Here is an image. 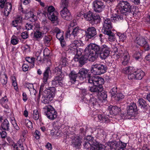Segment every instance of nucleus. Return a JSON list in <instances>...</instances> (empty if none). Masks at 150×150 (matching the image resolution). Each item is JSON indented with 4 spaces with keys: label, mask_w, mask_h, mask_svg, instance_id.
Segmentation results:
<instances>
[{
    "label": "nucleus",
    "mask_w": 150,
    "mask_h": 150,
    "mask_svg": "<svg viewBox=\"0 0 150 150\" xmlns=\"http://www.w3.org/2000/svg\"><path fill=\"white\" fill-rule=\"evenodd\" d=\"M43 109L45 115L49 119L54 120L57 118V112L51 105H46Z\"/></svg>",
    "instance_id": "6"
},
{
    "label": "nucleus",
    "mask_w": 150,
    "mask_h": 150,
    "mask_svg": "<svg viewBox=\"0 0 150 150\" xmlns=\"http://www.w3.org/2000/svg\"><path fill=\"white\" fill-rule=\"evenodd\" d=\"M117 35L119 37L120 42H124L126 41L127 36L125 33H121L117 32Z\"/></svg>",
    "instance_id": "29"
},
{
    "label": "nucleus",
    "mask_w": 150,
    "mask_h": 150,
    "mask_svg": "<svg viewBox=\"0 0 150 150\" xmlns=\"http://www.w3.org/2000/svg\"><path fill=\"white\" fill-rule=\"evenodd\" d=\"M45 85L42 83L40 86L39 93H42L43 95L42 102L45 104H48L53 100L55 89L54 87H50L46 88L44 87Z\"/></svg>",
    "instance_id": "4"
},
{
    "label": "nucleus",
    "mask_w": 150,
    "mask_h": 150,
    "mask_svg": "<svg viewBox=\"0 0 150 150\" xmlns=\"http://www.w3.org/2000/svg\"><path fill=\"white\" fill-rule=\"evenodd\" d=\"M51 16H49V14H48V17L49 18L52 22L55 21H57L58 15V13L57 12H54V13H52L51 14Z\"/></svg>",
    "instance_id": "27"
},
{
    "label": "nucleus",
    "mask_w": 150,
    "mask_h": 150,
    "mask_svg": "<svg viewBox=\"0 0 150 150\" xmlns=\"http://www.w3.org/2000/svg\"><path fill=\"white\" fill-rule=\"evenodd\" d=\"M93 139L91 136H88L84 139V141L92 144L93 146H92L91 150H103V146Z\"/></svg>",
    "instance_id": "9"
},
{
    "label": "nucleus",
    "mask_w": 150,
    "mask_h": 150,
    "mask_svg": "<svg viewBox=\"0 0 150 150\" xmlns=\"http://www.w3.org/2000/svg\"><path fill=\"white\" fill-rule=\"evenodd\" d=\"M60 64L63 66H65L67 64L66 59L65 58L61 59Z\"/></svg>",
    "instance_id": "55"
},
{
    "label": "nucleus",
    "mask_w": 150,
    "mask_h": 150,
    "mask_svg": "<svg viewBox=\"0 0 150 150\" xmlns=\"http://www.w3.org/2000/svg\"><path fill=\"white\" fill-rule=\"evenodd\" d=\"M116 97L118 100H120L123 98L124 97V95L122 93H119L116 95Z\"/></svg>",
    "instance_id": "60"
},
{
    "label": "nucleus",
    "mask_w": 150,
    "mask_h": 150,
    "mask_svg": "<svg viewBox=\"0 0 150 150\" xmlns=\"http://www.w3.org/2000/svg\"><path fill=\"white\" fill-rule=\"evenodd\" d=\"M112 28L111 20L109 18L106 19L104 21L102 31L103 33L105 32L111 31L110 30Z\"/></svg>",
    "instance_id": "17"
},
{
    "label": "nucleus",
    "mask_w": 150,
    "mask_h": 150,
    "mask_svg": "<svg viewBox=\"0 0 150 150\" xmlns=\"http://www.w3.org/2000/svg\"><path fill=\"white\" fill-rule=\"evenodd\" d=\"M106 70V67L105 65L96 64L92 65L91 71L94 75H100L105 73Z\"/></svg>",
    "instance_id": "8"
},
{
    "label": "nucleus",
    "mask_w": 150,
    "mask_h": 150,
    "mask_svg": "<svg viewBox=\"0 0 150 150\" xmlns=\"http://www.w3.org/2000/svg\"><path fill=\"white\" fill-rule=\"evenodd\" d=\"M81 31L82 30L79 27H76L73 29L72 34L75 37L79 35V34L81 33Z\"/></svg>",
    "instance_id": "37"
},
{
    "label": "nucleus",
    "mask_w": 150,
    "mask_h": 150,
    "mask_svg": "<svg viewBox=\"0 0 150 150\" xmlns=\"http://www.w3.org/2000/svg\"><path fill=\"white\" fill-rule=\"evenodd\" d=\"M30 88L28 87L30 91V94L31 95H35L36 91L33 88V86L32 84H29Z\"/></svg>",
    "instance_id": "42"
},
{
    "label": "nucleus",
    "mask_w": 150,
    "mask_h": 150,
    "mask_svg": "<svg viewBox=\"0 0 150 150\" xmlns=\"http://www.w3.org/2000/svg\"><path fill=\"white\" fill-rule=\"evenodd\" d=\"M22 21V18L19 17L15 20L13 21L12 23V25L15 27H17L18 30H19L21 28V25Z\"/></svg>",
    "instance_id": "21"
},
{
    "label": "nucleus",
    "mask_w": 150,
    "mask_h": 150,
    "mask_svg": "<svg viewBox=\"0 0 150 150\" xmlns=\"http://www.w3.org/2000/svg\"><path fill=\"white\" fill-rule=\"evenodd\" d=\"M88 72V70L84 68H81L80 69L78 73V76L80 80L83 81L86 78V75Z\"/></svg>",
    "instance_id": "20"
},
{
    "label": "nucleus",
    "mask_w": 150,
    "mask_h": 150,
    "mask_svg": "<svg viewBox=\"0 0 150 150\" xmlns=\"http://www.w3.org/2000/svg\"><path fill=\"white\" fill-rule=\"evenodd\" d=\"M88 82L93 83V85L90 87L89 90L92 92L98 93L102 91L103 88L102 85L104 83V79L97 76L89 77Z\"/></svg>",
    "instance_id": "3"
},
{
    "label": "nucleus",
    "mask_w": 150,
    "mask_h": 150,
    "mask_svg": "<svg viewBox=\"0 0 150 150\" xmlns=\"http://www.w3.org/2000/svg\"><path fill=\"white\" fill-rule=\"evenodd\" d=\"M64 75H57L52 81V84L53 86L57 87L59 86H62L63 84V79Z\"/></svg>",
    "instance_id": "15"
},
{
    "label": "nucleus",
    "mask_w": 150,
    "mask_h": 150,
    "mask_svg": "<svg viewBox=\"0 0 150 150\" xmlns=\"http://www.w3.org/2000/svg\"><path fill=\"white\" fill-rule=\"evenodd\" d=\"M92 4L94 10L97 12H101L105 6L104 3L100 0L94 1L93 2Z\"/></svg>",
    "instance_id": "11"
},
{
    "label": "nucleus",
    "mask_w": 150,
    "mask_h": 150,
    "mask_svg": "<svg viewBox=\"0 0 150 150\" xmlns=\"http://www.w3.org/2000/svg\"><path fill=\"white\" fill-rule=\"evenodd\" d=\"M72 143L73 146L75 147L80 146L81 144V139L79 137H75L72 140Z\"/></svg>",
    "instance_id": "25"
},
{
    "label": "nucleus",
    "mask_w": 150,
    "mask_h": 150,
    "mask_svg": "<svg viewBox=\"0 0 150 150\" xmlns=\"http://www.w3.org/2000/svg\"><path fill=\"white\" fill-rule=\"evenodd\" d=\"M137 107L135 103H132L127 107V114L128 116H132L136 111Z\"/></svg>",
    "instance_id": "18"
},
{
    "label": "nucleus",
    "mask_w": 150,
    "mask_h": 150,
    "mask_svg": "<svg viewBox=\"0 0 150 150\" xmlns=\"http://www.w3.org/2000/svg\"><path fill=\"white\" fill-rule=\"evenodd\" d=\"M1 127L3 129L8 130L9 127V123L8 121L6 119L4 120L1 125Z\"/></svg>",
    "instance_id": "30"
},
{
    "label": "nucleus",
    "mask_w": 150,
    "mask_h": 150,
    "mask_svg": "<svg viewBox=\"0 0 150 150\" xmlns=\"http://www.w3.org/2000/svg\"><path fill=\"white\" fill-rule=\"evenodd\" d=\"M83 43L81 40H75L70 44L69 46L68 49V51L69 52H71L73 54L75 55L74 60L75 61H79V63L81 65H83L85 63L83 64H81L80 62V60L81 57H84L85 55V51H84V55L79 59V57L81 55L83 52V50L80 48L77 49V48L80 46H83ZM86 62H85V63Z\"/></svg>",
    "instance_id": "2"
},
{
    "label": "nucleus",
    "mask_w": 150,
    "mask_h": 150,
    "mask_svg": "<svg viewBox=\"0 0 150 150\" xmlns=\"http://www.w3.org/2000/svg\"><path fill=\"white\" fill-rule=\"evenodd\" d=\"M50 69L49 67L47 68L44 73L43 81L44 83L46 84L47 81L49 76V74L50 72Z\"/></svg>",
    "instance_id": "26"
},
{
    "label": "nucleus",
    "mask_w": 150,
    "mask_h": 150,
    "mask_svg": "<svg viewBox=\"0 0 150 150\" xmlns=\"http://www.w3.org/2000/svg\"><path fill=\"white\" fill-rule=\"evenodd\" d=\"M60 14L62 18L65 20H69L72 19L71 14L67 8L62 9L60 11Z\"/></svg>",
    "instance_id": "16"
},
{
    "label": "nucleus",
    "mask_w": 150,
    "mask_h": 150,
    "mask_svg": "<svg viewBox=\"0 0 150 150\" xmlns=\"http://www.w3.org/2000/svg\"><path fill=\"white\" fill-rule=\"evenodd\" d=\"M123 61L122 62V64L124 65H127L129 62V57L128 54L127 53H125L124 54L123 57Z\"/></svg>",
    "instance_id": "34"
},
{
    "label": "nucleus",
    "mask_w": 150,
    "mask_h": 150,
    "mask_svg": "<svg viewBox=\"0 0 150 150\" xmlns=\"http://www.w3.org/2000/svg\"><path fill=\"white\" fill-rule=\"evenodd\" d=\"M81 14L83 15L85 19L94 24L96 23H98L100 21V17L98 14H93L91 11H89L86 13L85 11L82 12Z\"/></svg>",
    "instance_id": "5"
},
{
    "label": "nucleus",
    "mask_w": 150,
    "mask_h": 150,
    "mask_svg": "<svg viewBox=\"0 0 150 150\" xmlns=\"http://www.w3.org/2000/svg\"><path fill=\"white\" fill-rule=\"evenodd\" d=\"M33 118L35 120H38L39 118V115L37 110H34L33 115Z\"/></svg>",
    "instance_id": "47"
},
{
    "label": "nucleus",
    "mask_w": 150,
    "mask_h": 150,
    "mask_svg": "<svg viewBox=\"0 0 150 150\" xmlns=\"http://www.w3.org/2000/svg\"><path fill=\"white\" fill-rule=\"evenodd\" d=\"M25 125L28 128L31 129L33 127L32 122L28 119H25L24 122Z\"/></svg>",
    "instance_id": "45"
},
{
    "label": "nucleus",
    "mask_w": 150,
    "mask_h": 150,
    "mask_svg": "<svg viewBox=\"0 0 150 150\" xmlns=\"http://www.w3.org/2000/svg\"><path fill=\"white\" fill-rule=\"evenodd\" d=\"M25 28L28 30H30L32 29L33 26L30 24L27 23L25 25Z\"/></svg>",
    "instance_id": "64"
},
{
    "label": "nucleus",
    "mask_w": 150,
    "mask_h": 150,
    "mask_svg": "<svg viewBox=\"0 0 150 150\" xmlns=\"http://www.w3.org/2000/svg\"><path fill=\"white\" fill-rule=\"evenodd\" d=\"M97 96L96 97H93V96L92 95L91 96L90 101L93 105L96 104V103L97 102Z\"/></svg>",
    "instance_id": "54"
},
{
    "label": "nucleus",
    "mask_w": 150,
    "mask_h": 150,
    "mask_svg": "<svg viewBox=\"0 0 150 150\" xmlns=\"http://www.w3.org/2000/svg\"><path fill=\"white\" fill-rule=\"evenodd\" d=\"M44 34L42 30L37 29L34 34V37L36 39H40L42 38Z\"/></svg>",
    "instance_id": "24"
},
{
    "label": "nucleus",
    "mask_w": 150,
    "mask_h": 150,
    "mask_svg": "<svg viewBox=\"0 0 150 150\" xmlns=\"http://www.w3.org/2000/svg\"><path fill=\"white\" fill-rule=\"evenodd\" d=\"M96 34V29L93 27L89 28L86 32V37L89 38H91Z\"/></svg>",
    "instance_id": "19"
},
{
    "label": "nucleus",
    "mask_w": 150,
    "mask_h": 150,
    "mask_svg": "<svg viewBox=\"0 0 150 150\" xmlns=\"http://www.w3.org/2000/svg\"><path fill=\"white\" fill-rule=\"evenodd\" d=\"M12 123L14 128L16 130H18L19 129V128L17 124H16L15 120H12Z\"/></svg>",
    "instance_id": "59"
},
{
    "label": "nucleus",
    "mask_w": 150,
    "mask_h": 150,
    "mask_svg": "<svg viewBox=\"0 0 150 150\" xmlns=\"http://www.w3.org/2000/svg\"><path fill=\"white\" fill-rule=\"evenodd\" d=\"M83 146L86 149H88L89 148L91 149L92 146H93L92 144L85 141H84V143L83 144Z\"/></svg>",
    "instance_id": "50"
},
{
    "label": "nucleus",
    "mask_w": 150,
    "mask_h": 150,
    "mask_svg": "<svg viewBox=\"0 0 150 150\" xmlns=\"http://www.w3.org/2000/svg\"><path fill=\"white\" fill-rule=\"evenodd\" d=\"M105 32L104 33L108 36V39L110 41L115 42L116 41L115 34L111 31Z\"/></svg>",
    "instance_id": "23"
},
{
    "label": "nucleus",
    "mask_w": 150,
    "mask_h": 150,
    "mask_svg": "<svg viewBox=\"0 0 150 150\" xmlns=\"http://www.w3.org/2000/svg\"><path fill=\"white\" fill-rule=\"evenodd\" d=\"M71 81L72 83H74L76 81V79L77 77L76 73L75 71H73L71 72V73L69 74Z\"/></svg>",
    "instance_id": "33"
},
{
    "label": "nucleus",
    "mask_w": 150,
    "mask_h": 150,
    "mask_svg": "<svg viewBox=\"0 0 150 150\" xmlns=\"http://www.w3.org/2000/svg\"><path fill=\"white\" fill-rule=\"evenodd\" d=\"M145 75L144 72L142 70L138 69L136 70L134 69L132 74L129 75V79L132 80L133 79L141 80Z\"/></svg>",
    "instance_id": "10"
},
{
    "label": "nucleus",
    "mask_w": 150,
    "mask_h": 150,
    "mask_svg": "<svg viewBox=\"0 0 150 150\" xmlns=\"http://www.w3.org/2000/svg\"><path fill=\"white\" fill-rule=\"evenodd\" d=\"M21 37L24 39H26L28 38V34L26 31H25L21 33Z\"/></svg>",
    "instance_id": "63"
},
{
    "label": "nucleus",
    "mask_w": 150,
    "mask_h": 150,
    "mask_svg": "<svg viewBox=\"0 0 150 150\" xmlns=\"http://www.w3.org/2000/svg\"><path fill=\"white\" fill-rule=\"evenodd\" d=\"M120 109L117 106H113L111 108L110 111V113L114 115H116L118 114L120 111Z\"/></svg>",
    "instance_id": "38"
},
{
    "label": "nucleus",
    "mask_w": 150,
    "mask_h": 150,
    "mask_svg": "<svg viewBox=\"0 0 150 150\" xmlns=\"http://www.w3.org/2000/svg\"><path fill=\"white\" fill-rule=\"evenodd\" d=\"M40 132L37 130H36L34 133V135L35 137L37 139H38L40 137Z\"/></svg>",
    "instance_id": "62"
},
{
    "label": "nucleus",
    "mask_w": 150,
    "mask_h": 150,
    "mask_svg": "<svg viewBox=\"0 0 150 150\" xmlns=\"http://www.w3.org/2000/svg\"><path fill=\"white\" fill-rule=\"evenodd\" d=\"M13 146V147L15 150H24V148L22 143H19L18 142L16 144H14Z\"/></svg>",
    "instance_id": "35"
},
{
    "label": "nucleus",
    "mask_w": 150,
    "mask_h": 150,
    "mask_svg": "<svg viewBox=\"0 0 150 150\" xmlns=\"http://www.w3.org/2000/svg\"><path fill=\"white\" fill-rule=\"evenodd\" d=\"M51 40V37L49 36H45L43 40L45 44L49 43Z\"/></svg>",
    "instance_id": "53"
},
{
    "label": "nucleus",
    "mask_w": 150,
    "mask_h": 150,
    "mask_svg": "<svg viewBox=\"0 0 150 150\" xmlns=\"http://www.w3.org/2000/svg\"><path fill=\"white\" fill-rule=\"evenodd\" d=\"M110 146L112 148H114L115 150H124V148L126 146V144L119 142L118 143L115 141L110 143Z\"/></svg>",
    "instance_id": "14"
},
{
    "label": "nucleus",
    "mask_w": 150,
    "mask_h": 150,
    "mask_svg": "<svg viewBox=\"0 0 150 150\" xmlns=\"http://www.w3.org/2000/svg\"><path fill=\"white\" fill-rule=\"evenodd\" d=\"M22 49L26 53L29 52L30 51V46L27 45H25L22 46Z\"/></svg>",
    "instance_id": "48"
},
{
    "label": "nucleus",
    "mask_w": 150,
    "mask_h": 150,
    "mask_svg": "<svg viewBox=\"0 0 150 150\" xmlns=\"http://www.w3.org/2000/svg\"><path fill=\"white\" fill-rule=\"evenodd\" d=\"M25 14L30 15V16H28L29 18H31V20L32 22H34L37 20V17L35 16L34 14L32 12H29V11H27V13Z\"/></svg>",
    "instance_id": "39"
},
{
    "label": "nucleus",
    "mask_w": 150,
    "mask_h": 150,
    "mask_svg": "<svg viewBox=\"0 0 150 150\" xmlns=\"http://www.w3.org/2000/svg\"><path fill=\"white\" fill-rule=\"evenodd\" d=\"M100 52V56L102 59H105L110 54L109 48L106 45H103L100 48L95 44L90 43L85 48V55L80 58V62L83 64L87 60L91 62L94 61Z\"/></svg>",
    "instance_id": "1"
},
{
    "label": "nucleus",
    "mask_w": 150,
    "mask_h": 150,
    "mask_svg": "<svg viewBox=\"0 0 150 150\" xmlns=\"http://www.w3.org/2000/svg\"><path fill=\"white\" fill-rule=\"evenodd\" d=\"M7 0H1L0 1V7L2 8L4 7V15L6 16H8L11 11L12 5L9 3L5 2Z\"/></svg>",
    "instance_id": "12"
},
{
    "label": "nucleus",
    "mask_w": 150,
    "mask_h": 150,
    "mask_svg": "<svg viewBox=\"0 0 150 150\" xmlns=\"http://www.w3.org/2000/svg\"><path fill=\"white\" fill-rule=\"evenodd\" d=\"M134 67H126L124 68L123 69V71L124 73L126 74L128 73V77L129 79V75L131 74H132L133 71L134 69Z\"/></svg>",
    "instance_id": "28"
},
{
    "label": "nucleus",
    "mask_w": 150,
    "mask_h": 150,
    "mask_svg": "<svg viewBox=\"0 0 150 150\" xmlns=\"http://www.w3.org/2000/svg\"><path fill=\"white\" fill-rule=\"evenodd\" d=\"M50 51L48 48H45L43 52L44 55L46 56H48L50 54Z\"/></svg>",
    "instance_id": "61"
},
{
    "label": "nucleus",
    "mask_w": 150,
    "mask_h": 150,
    "mask_svg": "<svg viewBox=\"0 0 150 150\" xmlns=\"http://www.w3.org/2000/svg\"><path fill=\"white\" fill-rule=\"evenodd\" d=\"M117 7L122 13H125L133 11L134 6L127 1H121L118 4Z\"/></svg>",
    "instance_id": "7"
},
{
    "label": "nucleus",
    "mask_w": 150,
    "mask_h": 150,
    "mask_svg": "<svg viewBox=\"0 0 150 150\" xmlns=\"http://www.w3.org/2000/svg\"><path fill=\"white\" fill-rule=\"evenodd\" d=\"M8 101L7 97L6 96L1 98L0 100V103L4 108H7V104Z\"/></svg>",
    "instance_id": "32"
},
{
    "label": "nucleus",
    "mask_w": 150,
    "mask_h": 150,
    "mask_svg": "<svg viewBox=\"0 0 150 150\" xmlns=\"http://www.w3.org/2000/svg\"><path fill=\"white\" fill-rule=\"evenodd\" d=\"M34 58L33 57H27L26 58V60L31 64V67H33L34 66Z\"/></svg>",
    "instance_id": "41"
},
{
    "label": "nucleus",
    "mask_w": 150,
    "mask_h": 150,
    "mask_svg": "<svg viewBox=\"0 0 150 150\" xmlns=\"http://www.w3.org/2000/svg\"><path fill=\"white\" fill-rule=\"evenodd\" d=\"M135 41L139 45L143 47L145 50L148 51L150 49L149 46L144 38L142 37H137Z\"/></svg>",
    "instance_id": "13"
},
{
    "label": "nucleus",
    "mask_w": 150,
    "mask_h": 150,
    "mask_svg": "<svg viewBox=\"0 0 150 150\" xmlns=\"http://www.w3.org/2000/svg\"><path fill=\"white\" fill-rule=\"evenodd\" d=\"M11 80L12 82V85L14 87V89H15V90H17L18 88L17 86V84L16 82V79L15 76H11Z\"/></svg>",
    "instance_id": "40"
},
{
    "label": "nucleus",
    "mask_w": 150,
    "mask_h": 150,
    "mask_svg": "<svg viewBox=\"0 0 150 150\" xmlns=\"http://www.w3.org/2000/svg\"><path fill=\"white\" fill-rule=\"evenodd\" d=\"M68 3V0H61L60 7L62 9L67 8Z\"/></svg>",
    "instance_id": "36"
},
{
    "label": "nucleus",
    "mask_w": 150,
    "mask_h": 150,
    "mask_svg": "<svg viewBox=\"0 0 150 150\" xmlns=\"http://www.w3.org/2000/svg\"><path fill=\"white\" fill-rule=\"evenodd\" d=\"M48 14H49V16H51V14L52 13H54V12H57L55 11L54 7L52 6H49L47 8Z\"/></svg>",
    "instance_id": "46"
},
{
    "label": "nucleus",
    "mask_w": 150,
    "mask_h": 150,
    "mask_svg": "<svg viewBox=\"0 0 150 150\" xmlns=\"http://www.w3.org/2000/svg\"><path fill=\"white\" fill-rule=\"evenodd\" d=\"M107 98V94L104 92H102L101 93L100 97H99V99L100 100H105Z\"/></svg>",
    "instance_id": "56"
},
{
    "label": "nucleus",
    "mask_w": 150,
    "mask_h": 150,
    "mask_svg": "<svg viewBox=\"0 0 150 150\" xmlns=\"http://www.w3.org/2000/svg\"><path fill=\"white\" fill-rule=\"evenodd\" d=\"M50 134L52 136H58L59 135V133H58L57 130H52L51 131Z\"/></svg>",
    "instance_id": "58"
},
{
    "label": "nucleus",
    "mask_w": 150,
    "mask_h": 150,
    "mask_svg": "<svg viewBox=\"0 0 150 150\" xmlns=\"http://www.w3.org/2000/svg\"><path fill=\"white\" fill-rule=\"evenodd\" d=\"M26 138V135H23L21 136L20 139L19 140L18 142L19 143H22L24 142Z\"/></svg>",
    "instance_id": "57"
},
{
    "label": "nucleus",
    "mask_w": 150,
    "mask_h": 150,
    "mask_svg": "<svg viewBox=\"0 0 150 150\" xmlns=\"http://www.w3.org/2000/svg\"><path fill=\"white\" fill-rule=\"evenodd\" d=\"M1 82L3 85H5L7 83V78L5 75H3L0 80Z\"/></svg>",
    "instance_id": "49"
},
{
    "label": "nucleus",
    "mask_w": 150,
    "mask_h": 150,
    "mask_svg": "<svg viewBox=\"0 0 150 150\" xmlns=\"http://www.w3.org/2000/svg\"><path fill=\"white\" fill-rule=\"evenodd\" d=\"M104 115H99L98 116V117L100 122H105L107 121L108 119L104 116Z\"/></svg>",
    "instance_id": "51"
},
{
    "label": "nucleus",
    "mask_w": 150,
    "mask_h": 150,
    "mask_svg": "<svg viewBox=\"0 0 150 150\" xmlns=\"http://www.w3.org/2000/svg\"><path fill=\"white\" fill-rule=\"evenodd\" d=\"M54 31L56 33V37L59 40H62L64 39L63 37V32L57 28H55L54 29Z\"/></svg>",
    "instance_id": "22"
},
{
    "label": "nucleus",
    "mask_w": 150,
    "mask_h": 150,
    "mask_svg": "<svg viewBox=\"0 0 150 150\" xmlns=\"http://www.w3.org/2000/svg\"><path fill=\"white\" fill-rule=\"evenodd\" d=\"M111 20L112 22H116L121 19V17L119 15H115L111 17Z\"/></svg>",
    "instance_id": "43"
},
{
    "label": "nucleus",
    "mask_w": 150,
    "mask_h": 150,
    "mask_svg": "<svg viewBox=\"0 0 150 150\" xmlns=\"http://www.w3.org/2000/svg\"><path fill=\"white\" fill-rule=\"evenodd\" d=\"M138 103L139 104V106L141 108L144 109L145 108L147 105V104L146 101L142 98L139 99Z\"/></svg>",
    "instance_id": "31"
},
{
    "label": "nucleus",
    "mask_w": 150,
    "mask_h": 150,
    "mask_svg": "<svg viewBox=\"0 0 150 150\" xmlns=\"http://www.w3.org/2000/svg\"><path fill=\"white\" fill-rule=\"evenodd\" d=\"M19 40L17 37L15 36H13L11 38V43L13 45H15L18 44Z\"/></svg>",
    "instance_id": "44"
},
{
    "label": "nucleus",
    "mask_w": 150,
    "mask_h": 150,
    "mask_svg": "<svg viewBox=\"0 0 150 150\" xmlns=\"http://www.w3.org/2000/svg\"><path fill=\"white\" fill-rule=\"evenodd\" d=\"M54 71L56 74H57V75L61 76L62 75H64L63 74L62 72L61 69L59 67H55Z\"/></svg>",
    "instance_id": "52"
}]
</instances>
